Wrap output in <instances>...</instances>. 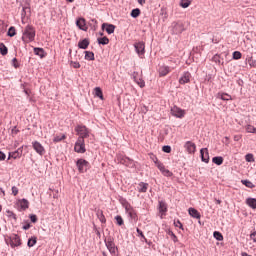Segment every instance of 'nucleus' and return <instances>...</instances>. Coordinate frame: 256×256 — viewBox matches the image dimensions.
Returning a JSON list of instances; mask_svg holds the SVG:
<instances>
[{
	"label": "nucleus",
	"instance_id": "nucleus-1",
	"mask_svg": "<svg viewBox=\"0 0 256 256\" xmlns=\"http://www.w3.org/2000/svg\"><path fill=\"white\" fill-rule=\"evenodd\" d=\"M35 27H33L32 25H27L23 31H22V41L25 45H27V43H33V41H35Z\"/></svg>",
	"mask_w": 256,
	"mask_h": 256
},
{
	"label": "nucleus",
	"instance_id": "nucleus-2",
	"mask_svg": "<svg viewBox=\"0 0 256 256\" xmlns=\"http://www.w3.org/2000/svg\"><path fill=\"white\" fill-rule=\"evenodd\" d=\"M75 131L77 135H79L78 139H83V141H85V139H87V137H89V134L91 133L89 129L84 125L76 126Z\"/></svg>",
	"mask_w": 256,
	"mask_h": 256
},
{
	"label": "nucleus",
	"instance_id": "nucleus-3",
	"mask_svg": "<svg viewBox=\"0 0 256 256\" xmlns=\"http://www.w3.org/2000/svg\"><path fill=\"white\" fill-rule=\"evenodd\" d=\"M125 211L128 217H130L131 221H133L134 223H137V221H139V216H137V210H135V208H133L131 204L125 205Z\"/></svg>",
	"mask_w": 256,
	"mask_h": 256
},
{
	"label": "nucleus",
	"instance_id": "nucleus-4",
	"mask_svg": "<svg viewBox=\"0 0 256 256\" xmlns=\"http://www.w3.org/2000/svg\"><path fill=\"white\" fill-rule=\"evenodd\" d=\"M156 167L159 169V171L164 175V177H173V172L169 171V169L165 168V165L161 162H159L158 159L154 161Z\"/></svg>",
	"mask_w": 256,
	"mask_h": 256
},
{
	"label": "nucleus",
	"instance_id": "nucleus-5",
	"mask_svg": "<svg viewBox=\"0 0 256 256\" xmlns=\"http://www.w3.org/2000/svg\"><path fill=\"white\" fill-rule=\"evenodd\" d=\"M76 166L78 167L79 173H86L89 169V162L85 159H79L76 162Z\"/></svg>",
	"mask_w": 256,
	"mask_h": 256
},
{
	"label": "nucleus",
	"instance_id": "nucleus-6",
	"mask_svg": "<svg viewBox=\"0 0 256 256\" xmlns=\"http://www.w3.org/2000/svg\"><path fill=\"white\" fill-rule=\"evenodd\" d=\"M74 151L76 153H85L87 150L85 149V140L83 138H78L75 146H74Z\"/></svg>",
	"mask_w": 256,
	"mask_h": 256
},
{
	"label": "nucleus",
	"instance_id": "nucleus-7",
	"mask_svg": "<svg viewBox=\"0 0 256 256\" xmlns=\"http://www.w3.org/2000/svg\"><path fill=\"white\" fill-rule=\"evenodd\" d=\"M184 149L189 155H194L195 151H197V145L193 141H187L184 144Z\"/></svg>",
	"mask_w": 256,
	"mask_h": 256
},
{
	"label": "nucleus",
	"instance_id": "nucleus-8",
	"mask_svg": "<svg viewBox=\"0 0 256 256\" xmlns=\"http://www.w3.org/2000/svg\"><path fill=\"white\" fill-rule=\"evenodd\" d=\"M171 114L173 115V117H177L178 119H183V117H185V110L174 106L171 108Z\"/></svg>",
	"mask_w": 256,
	"mask_h": 256
},
{
	"label": "nucleus",
	"instance_id": "nucleus-9",
	"mask_svg": "<svg viewBox=\"0 0 256 256\" xmlns=\"http://www.w3.org/2000/svg\"><path fill=\"white\" fill-rule=\"evenodd\" d=\"M184 31H185V26H183V23H177V22L173 23L172 33H174V35H179Z\"/></svg>",
	"mask_w": 256,
	"mask_h": 256
},
{
	"label": "nucleus",
	"instance_id": "nucleus-10",
	"mask_svg": "<svg viewBox=\"0 0 256 256\" xmlns=\"http://www.w3.org/2000/svg\"><path fill=\"white\" fill-rule=\"evenodd\" d=\"M136 52L138 53L139 57L143 59V55H145V42H137L134 44Z\"/></svg>",
	"mask_w": 256,
	"mask_h": 256
},
{
	"label": "nucleus",
	"instance_id": "nucleus-11",
	"mask_svg": "<svg viewBox=\"0 0 256 256\" xmlns=\"http://www.w3.org/2000/svg\"><path fill=\"white\" fill-rule=\"evenodd\" d=\"M11 247H19L21 245V238L17 234H12L10 236Z\"/></svg>",
	"mask_w": 256,
	"mask_h": 256
},
{
	"label": "nucleus",
	"instance_id": "nucleus-12",
	"mask_svg": "<svg viewBox=\"0 0 256 256\" xmlns=\"http://www.w3.org/2000/svg\"><path fill=\"white\" fill-rule=\"evenodd\" d=\"M32 146L34 151H36L38 155H45V147H43V145H41L39 142L37 141L32 142Z\"/></svg>",
	"mask_w": 256,
	"mask_h": 256
},
{
	"label": "nucleus",
	"instance_id": "nucleus-13",
	"mask_svg": "<svg viewBox=\"0 0 256 256\" xmlns=\"http://www.w3.org/2000/svg\"><path fill=\"white\" fill-rule=\"evenodd\" d=\"M105 245L110 253H115V251H117V248H115V242H113V238H108L105 240Z\"/></svg>",
	"mask_w": 256,
	"mask_h": 256
},
{
	"label": "nucleus",
	"instance_id": "nucleus-14",
	"mask_svg": "<svg viewBox=\"0 0 256 256\" xmlns=\"http://www.w3.org/2000/svg\"><path fill=\"white\" fill-rule=\"evenodd\" d=\"M22 155H23V147L18 148L17 151L10 152L8 159H21Z\"/></svg>",
	"mask_w": 256,
	"mask_h": 256
},
{
	"label": "nucleus",
	"instance_id": "nucleus-15",
	"mask_svg": "<svg viewBox=\"0 0 256 256\" xmlns=\"http://www.w3.org/2000/svg\"><path fill=\"white\" fill-rule=\"evenodd\" d=\"M201 160L203 163H209V149L202 148L200 150Z\"/></svg>",
	"mask_w": 256,
	"mask_h": 256
},
{
	"label": "nucleus",
	"instance_id": "nucleus-16",
	"mask_svg": "<svg viewBox=\"0 0 256 256\" xmlns=\"http://www.w3.org/2000/svg\"><path fill=\"white\" fill-rule=\"evenodd\" d=\"M76 25L81 31H87V22L85 21V18H78L76 20Z\"/></svg>",
	"mask_w": 256,
	"mask_h": 256
},
{
	"label": "nucleus",
	"instance_id": "nucleus-17",
	"mask_svg": "<svg viewBox=\"0 0 256 256\" xmlns=\"http://www.w3.org/2000/svg\"><path fill=\"white\" fill-rule=\"evenodd\" d=\"M191 81V73L184 72L182 77L179 79L180 85H185V83H189Z\"/></svg>",
	"mask_w": 256,
	"mask_h": 256
},
{
	"label": "nucleus",
	"instance_id": "nucleus-18",
	"mask_svg": "<svg viewBox=\"0 0 256 256\" xmlns=\"http://www.w3.org/2000/svg\"><path fill=\"white\" fill-rule=\"evenodd\" d=\"M105 27H106V29H105ZM102 30H106L108 35H112V33H115V25L108 24V23H103L102 24Z\"/></svg>",
	"mask_w": 256,
	"mask_h": 256
},
{
	"label": "nucleus",
	"instance_id": "nucleus-19",
	"mask_svg": "<svg viewBox=\"0 0 256 256\" xmlns=\"http://www.w3.org/2000/svg\"><path fill=\"white\" fill-rule=\"evenodd\" d=\"M169 73H171V68H169V66H161L159 68V76L160 77H165V76L169 75Z\"/></svg>",
	"mask_w": 256,
	"mask_h": 256
},
{
	"label": "nucleus",
	"instance_id": "nucleus-20",
	"mask_svg": "<svg viewBox=\"0 0 256 256\" xmlns=\"http://www.w3.org/2000/svg\"><path fill=\"white\" fill-rule=\"evenodd\" d=\"M158 209H159V213H160L161 217H163V215H165L167 213V203L160 201Z\"/></svg>",
	"mask_w": 256,
	"mask_h": 256
},
{
	"label": "nucleus",
	"instance_id": "nucleus-21",
	"mask_svg": "<svg viewBox=\"0 0 256 256\" xmlns=\"http://www.w3.org/2000/svg\"><path fill=\"white\" fill-rule=\"evenodd\" d=\"M139 193H147V189H149V184L145 182H140L137 187Z\"/></svg>",
	"mask_w": 256,
	"mask_h": 256
},
{
	"label": "nucleus",
	"instance_id": "nucleus-22",
	"mask_svg": "<svg viewBox=\"0 0 256 256\" xmlns=\"http://www.w3.org/2000/svg\"><path fill=\"white\" fill-rule=\"evenodd\" d=\"M188 213L191 217H194V219H201V214L195 208H189Z\"/></svg>",
	"mask_w": 256,
	"mask_h": 256
},
{
	"label": "nucleus",
	"instance_id": "nucleus-23",
	"mask_svg": "<svg viewBox=\"0 0 256 256\" xmlns=\"http://www.w3.org/2000/svg\"><path fill=\"white\" fill-rule=\"evenodd\" d=\"M35 55H38L40 59H43L46 57L47 53H45V50L43 48H34Z\"/></svg>",
	"mask_w": 256,
	"mask_h": 256
},
{
	"label": "nucleus",
	"instance_id": "nucleus-24",
	"mask_svg": "<svg viewBox=\"0 0 256 256\" xmlns=\"http://www.w3.org/2000/svg\"><path fill=\"white\" fill-rule=\"evenodd\" d=\"M65 139H67V136L63 133H59L54 136L53 143H59Z\"/></svg>",
	"mask_w": 256,
	"mask_h": 256
},
{
	"label": "nucleus",
	"instance_id": "nucleus-25",
	"mask_svg": "<svg viewBox=\"0 0 256 256\" xmlns=\"http://www.w3.org/2000/svg\"><path fill=\"white\" fill-rule=\"evenodd\" d=\"M218 99H221L222 101H231L233 98L231 95L227 93H218Z\"/></svg>",
	"mask_w": 256,
	"mask_h": 256
},
{
	"label": "nucleus",
	"instance_id": "nucleus-26",
	"mask_svg": "<svg viewBox=\"0 0 256 256\" xmlns=\"http://www.w3.org/2000/svg\"><path fill=\"white\" fill-rule=\"evenodd\" d=\"M78 47L79 49H87V47H89V39L85 38L82 41H79Z\"/></svg>",
	"mask_w": 256,
	"mask_h": 256
},
{
	"label": "nucleus",
	"instance_id": "nucleus-27",
	"mask_svg": "<svg viewBox=\"0 0 256 256\" xmlns=\"http://www.w3.org/2000/svg\"><path fill=\"white\" fill-rule=\"evenodd\" d=\"M246 204L248 207H251V209H256V199L255 198H248L246 200Z\"/></svg>",
	"mask_w": 256,
	"mask_h": 256
},
{
	"label": "nucleus",
	"instance_id": "nucleus-28",
	"mask_svg": "<svg viewBox=\"0 0 256 256\" xmlns=\"http://www.w3.org/2000/svg\"><path fill=\"white\" fill-rule=\"evenodd\" d=\"M19 205H20L21 209H23V211H25V209H29V200L22 199L19 201Z\"/></svg>",
	"mask_w": 256,
	"mask_h": 256
},
{
	"label": "nucleus",
	"instance_id": "nucleus-29",
	"mask_svg": "<svg viewBox=\"0 0 256 256\" xmlns=\"http://www.w3.org/2000/svg\"><path fill=\"white\" fill-rule=\"evenodd\" d=\"M96 215L99 221H101L102 223H107V219L105 218V215L103 214L102 210H98Z\"/></svg>",
	"mask_w": 256,
	"mask_h": 256
},
{
	"label": "nucleus",
	"instance_id": "nucleus-30",
	"mask_svg": "<svg viewBox=\"0 0 256 256\" xmlns=\"http://www.w3.org/2000/svg\"><path fill=\"white\" fill-rule=\"evenodd\" d=\"M85 59H86V61H95V54L91 51H86Z\"/></svg>",
	"mask_w": 256,
	"mask_h": 256
},
{
	"label": "nucleus",
	"instance_id": "nucleus-31",
	"mask_svg": "<svg viewBox=\"0 0 256 256\" xmlns=\"http://www.w3.org/2000/svg\"><path fill=\"white\" fill-rule=\"evenodd\" d=\"M136 231L138 233V237H141L142 243H148L149 244V241L145 237V234H143V231H141V229H139V228H137Z\"/></svg>",
	"mask_w": 256,
	"mask_h": 256
},
{
	"label": "nucleus",
	"instance_id": "nucleus-32",
	"mask_svg": "<svg viewBox=\"0 0 256 256\" xmlns=\"http://www.w3.org/2000/svg\"><path fill=\"white\" fill-rule=\"evenodd\" d=\"M191 3V0H180V7H182V9H187Z\"/></svg>",
	"mask_w": 256,
	"mask_h": 256
},
{
	"label": "nucleus",
	"instance_id": "nucleus-33",
	"mask_svg": "<svg viewBox=\"0 0 256 256\" xmlns=\"http://www.w3.org/2000/svg\"><path fill=\"white\" fill-rule=\"evenodd\" d=\"M97 42L99 45H109V38H107V36H104L102 38H98Z\"/></svg>",
	"mask_w": 256,
	"mask_h": 256
},
{
	"label": "nucleus",
	"instance_id": "nucleus-34",
	"mask_svg": "<svg viewBox=\"0 0 256 256\" xmlns=\"http://www.w3.org/2000/svg\"><path fill=\"white\" fill-rule=\"evenodd\" d=\"M134 81L135 83H137V85H139V87L143 88L145 87V81L139 77H137L136 75H134Z\"/></svg>",
	"mask_w": 256,
	"mask_h": 256
},
{
	"label": "nucleus",
	"instance_id": "nucleus-35",
	"mask_svg": "<svg viewBox=\"0 0 256 256\" xmlns=\"http://www.w3.org/2000/svg\"><path fill=\"white\" fill-rule=\"evenodd\" d=\"M94 92H95V96L96 97H99V99H101V101H103V91L99 88V87H96L94 89Z\"/></svg>",
	"mask_w": 256,
	"mask_h": 256
},
{
	"label": "nucleus",
	"instance_id": "nucleus-36",
	"mask_svg": "<svg viewBox=\"0 0 256 256\" xmlns=\"http://www.w3.org/2000/svg\"><path fill=\"white\" fill-rule=\"evenodd\" d=\"M245 129H246L247 133H254V135H256L255 126L248 124V125L245 126Z\"/></svg>",
	"mask_w": 256,
	"mask_h": 256
},
{
	"label": "nucleus",
	"instance_id": "nucleus-37",
	"mask_svg": "<svg viewBox=\"0 0 256 256\" xmlns=\"http://www.w3.org/2000/svg\"><path fill=\"white\" fill-rule=\"evenodd\" d=\"M212 162L215 163V165H223V157L217 156L212 158Z\"/></svg>",
	"mask_w": 256,
	"mask_h": 256
},
{
	"label": "nucleus",
	"instance_id": "nucleus-38",
	"mask_svg": "<svg viewBox=\"0 0 256 256\" xmlns=\"http://www.w3.org/2000/svg\"><path fill=\"white\" fill-rule=\"evenodd\" d=\"M0 53L5 56L9 53V49L3 43H0Z\"/></svg>",
	"mask_w": 256,
	"mask_h": 256
},
{
	"label": "nucleus",
	"instance_id": "nucleus-39",
	"mask_svg": "<svg viewBox=\"0 0 256 256\" xmlns=\"http://www.w3.org/2000/svg\"><path fill=\"white\" fill-rule=\"evenodd\" d=\"M139 15H141V10L139 8L133 9L131 11V17H133L134 19H137Z\"/></svg>",
	"mask_w": 256,
	"mask_h": 256
},
{
	"label": "nucleus",
	"instance_id": "nucleus-40",
	"mask_svg": "<svg viewBox=\"0 0 256 256\" xmlns=\"http://www.w3.org/2000/svg\"><path fill=\"white\" fill-rule=\"evenodd\" d=\"M242 184L245 185V187H248V189H253V187H255L253 182L249 180H242Z\"/></svg>",
	"mask_w": 256,
	"mask_h": 256
},
{
	"label": "nucleus",
	"instance_id": "nucleus-41",
	"mask_svg": "<svg viewBox=\"0 0 256 256\" xmlns=\"http://www.w3.org/2000/svg\"><path fill=\"white\" fill-rule=\"evenodd\" d=\"M37 244V237H32L28 240V247H35Z\"/></svg>",
	"mask_w": 256,
	"mask_h": 256
},
{
	"label": "nucleus",
	"instance_id": "nucleus-42",
	"mask_svg": "<svg viewBox=\"0 0 256 256\" xmlns=\"http://www.w3.org/2000/svg\"><path fill=\"white\" fill-rule=\"evenodd\" d=\"M8 37H15L17 35V32L15 30V27L11 26L7 33Z\"/></svg>",
	"mask_w": 256,
	"mask_h": 256
},
{
	"label": "nucleus",
	"instance_id": "nucleus-43",
	"mask_svg": "<svg viewBox=\"0 0 256 256\" xmlns=\"http://www.w3.org/2000/svg\"><path fill=\"white\" fill-rule=\"evenodd\" d=\"M7 217H9L10 219H14V221H17V215L13 213V211L11 210H7Z\"/></svg>",
	"mask_w": 256,
	"mask_h": 256
},
{
	"label": "nucleus",
	"instance_id": "nucleus-44",
	"mask_svg": "<svg viewBox=\"0 0 256 256\" xmlns=\"http://www.w3.org/2000/svg\"><path fill=\"white\" fill-rule=\"evenodd\" d=\"M248 65H249L250 67H253V68L255 69V68H256V60L253 59V57H249V58H248Z\"/></svg>",
	"mask_w": 256,
	"mask_h": 256
},
{
	"label": "nucleus",
	"instance_id": "nucleus-45",
	"mask_svg": "<svg viewBox=\"0 0 256 256\" xmlns=\"http://www.w3.org/2000/svg\"><path fill=\"white\" fill-rule=\"evenodd\" d=\"M115 221H116L117 225H119V226L124 225V223H125L123 221V217H121L119 215L115 217Z\"/></svg>",
	"mask_w": 256,
	"mask_h": 256
},
{
	"label": "nucleus",
	"instance_id": "nucleus-46",
	"mask_svg": "<svg viewBox=\"0 0 256 256\" xmlns=\"http://www.w3.org/2000/svg\"><path fill=\"white\" fill-rule=\"evenodd\" d=\"M214 237L215 239H217V241H223V234H221L220 232L215 231Z\"/></svg>",
	"mask_w": 256,
	"mask_h": 256
},
{
	"label": "nucleus",
	"instance_id": "nucleus-47",
	"mask_svg": "<svg viewBox=\"0 0 256 256\" xmlns=\"http://www.w3.org/2000/svg\"><path fill=\"white\" fill-rule=\"evenodd\" d=\"M245 160L248 162V163H253L255 161V158H253V154H247L245 156Z\"/></svg>",
	"mask_w": 256,
	"mask_h": 256
},
{
	"label": "nucleus",
	"instance_id": "nucleus-48",
	"mask_svg": "<svg viewBox=\"0 0 256 256\" xmlns=\"http://www.w3.org/2000/svg\"><path fill=\"white\" fill-rule=\"evenodd\" d=\"M241 57H243V55L241 54V52H239V51L233 52V59L239 60V59H241Z\"/></svg>",
	"mask_w": 256,
	"mask_h": 256
},
{
	"label": "nucleus",
	"instance_id": "nucleus-49",
	"mask_svg": "<svg viewBox=\"0 0 256 256\" xmlns=\"http://www.w3.org/2000/svg\"><path fill=\"white\" fill-rule=\"evenodd\" d=\"M71 67H73L74 69H79L81 67V64L77 61H71L70 62Z\"/></svg>",
	"mask_w": 256,
	"mask_h": 256
},
{
	"label": "nucleus",
	"instance_id": "nucleus-50",
	"mask_svg": "<svg viewBox=\"0 0 256 256\" xmlns=\"http://www.w3.org/2000/svg\"><path fill=\"white\" fill-rule=\"evenodd\" d=\"M212 61H214V63H221V56L219 55H214L212 58Z\"/></svg>",
	"mask_w": 256,
	"mask_h": 256
},
{
	"label": "nucleus",
	"instance_id": "nucleus-51",
	"mask_svg": "<svg viewBox=\"0 0 256 256\" xmlns=\"http://www.w3.org/2000/svg\"><path fill=\"white\" fill-rule=\"evenodd\" d=\"M122 163H126L128 167L133 165V161L130 160L129 158H125L124 161H122Z\"/></svg>",
	"mask_w": 256,
	"mask_h": 256
},
{
	"label": "nucleus",
	"instance_id": "nucleus-52",
	"mask_svg": "<svg viewBox=\"0 0 256 256\" xmlns=\"http://www.w3.org/2000/svg\"><path fill=\"white\" fill-rule=\"evenodd\" d=\"M12 65L15 69L19 68V61H17V58H13Z\"/></svg>",
	"mask_w": 256,
	"mask_h": 256
},
{
	"label": "nucleus",
	"instance_id": "nucleus-53",
	"mask_svg": "<svg viewBox=\"0 0 256 256\" xmlns=\"http://www.w3.org/2000/svg\"><path fill=\"white\" fill-rule=\"evenodd\" d=\"M12 194L14 196H17L19 194V188H17V186L12 187Z\"/></svg>",
	"mask_w": 256,
	"mask_h": 256
},
{
	"label": "nucleus",
	"instance_id": "nucleus-54",
	"mask_svg": "<svg viewBox=\"0 0 256 256\" xmlns=\"http://www.w3.org/2000/svg\"><path fill=\"white\" fill-rule=\"evenodd\" d=\"M162 150L164 153H171V146H163Z\"/></svg>",
	"mask_w": 256,
	"mask_h": 256
},
{
	"label": "nucleus",
	"instance_id": "nucleus-55",
	"mask_svg": "<svg viewBox=\"0 0 256 256\" xmlns=\"http://www.w3.org/2000/svg\"><path fill=\"white\" fill-rule=\"evenodd\" d=\"M170 235H171L172 241H174V243H177V241H179V239L177 238V236L175 235V233L170 232Z\"/></svg>",
	"mask_w": 256,
	"mask_h": 256
},
{
	"label": "nucleus",
	"instance_id": "nucleus-56",
	"mask_svg": "<svg viewBox=\"0 0 256 256\" xmlns=\"http://www.w3.org/2000/svg\"><path fill=\"white\" fill-rule=\"evenodd\" d=\"M175 227H179V229H183V224H181V221H174Z\"/></svg>",
	"mask_w": 256,
	"mask_h": 256
},
{
	"label": "nucleus",
	"instance_id": "nucleus-57",
	"mask_svg": "<svg viewBox=\"0 0 256 256\" xmlns=\"http://www.w3.org/2000/svg\"><path fill=\"white\" fill-rule=\"evenodd\" d=\"M30 221H31L32 223H37V215L32 214V215L30 216Z\"/></svg>",
	"mask_w": 256,
	"mask_h": 256
},
{
	"label": "nucleus",
	"instance_id": "nucleus-58",
	"mask_svg": "<svg viewBox=\"0 0 256 256\" xmlns=\"http://www.w3.org/2000/svg\"><path fill=\"white\" fill-rule=\"evenodd\" d=\"M250 239H252V241H253L254 243H256V231H254V232H252V233L250 234Z\"/></svg>",
	"mask_w": 256,
	"mask_h": 256
},
{
	"label": "nucleus",
	"instance_id": "nucleus-59",
	"mask_svg": "<svg viewBox=\"0 0 256 256\" xmlns=\"http://www.w3.org/2000/svg\"><path fill=\"white\" fill-rule=\"evenodd\" d=\"M19 133V129H17V126H15L12 130H11V134L12 135H17Z\"/></svg>",
	"mask_w": 256,
	"mask_h": 256
},
{
	"label": "nucleus",
	"instance_id": "nucleus-60",
	"mask_svg": "<svg viewBox=\"0 0 256 256\" xmlns=\"http://www.w3.org/2000/svg\"><path fill=\"white\" fill-rule=\"evenodd\" d=\"M7 156L5 155V153H3L2 151H0V161H5V158Z\"/></svg>",
	"mask_w": 256,
	"mask_h": 256
},
{
	"label": "nucleus",
	"instance_id": "nucleus-61",
	"mask_svg": "<svg viewBox=\"0 0 256 256\" xmlns=\"http://www.w3.org/2000/svg\"><path fill=\"white\" fill-rule=\"evenodd\" d=\"M242 137H243L242 135H235L234 141H241Z\"/></svg>",
	"mask_w": 256,
	"mask_h": 256
},
{
	"label": "nucleus",
	"instance_id": "nucleus-62",
	"mask_svg": "<svg viewBox=\"0 0 256 256\" xmlns=\"http://www.w3.org/2000/svg\"><path fill=\"white\" fill-rule=\"evenodd\" d=\"M91 22L94 24V31L97 30V20L92 19Z\"/></svg>",
	"mask_w": 256,
	"mask_h": 256
},
{
	"label": "nucleus",
	"instance_id": "nucleus-63",
	"mask_svg": "<svg viewBox=\"0 0 256 256\" xmlns=\"http://www.w3.org/2000/svg\"><path fill=\"white\" fill-rule=\"evenodd\" d=\"M24 231H27L28 229H31V224H25L23 226Z\"/></svg>",
	"mask_w": 256,
	"mask_h": 256
},
{
	"label": "nucleus",
	"instance_id": "nucleus-64",
	"mask_svg": "<svg viewBox=\"0 0 256 256\" xmlns=\"http://www.w3.org/2000/svg\"><path fill=\"white\" fill-rule=\"evenodd\" d=\"M0 197H5V190L3 188H0Z\"/></svg>",
	"mask_w": 256,
	"mask_h": 256
}]
</instances>
